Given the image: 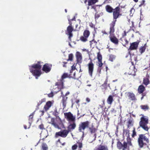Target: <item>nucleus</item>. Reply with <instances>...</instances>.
Masks as SVG:
<instances>
[{"label":"nucleus","mask_w":150,"mask_h":150,"mask_svg":"<svg viewBox=\"0 0 150 150\" xmlns=\"http://www.w3.org/2000/svg\"><path fill=\"white\" fill-rule=\"evenodd\" d=\"M34 114V112H32L29 116V127L28 128L30 127L31 125V124L33 120V115Z\"/></svg>","instance_id":"26"},{"label":"nucleus","mask_w":150,"mask_h":150,"mask_svg":"<svg viewBox=\"0 0 150 150\" xmlns=\"http://www.w3.org/2000/svg\"><path fill=\"white\" fill-rule=\"evenodd\" d=\"M71 69L70 70V73H75V72H73V70H74L75 69V67L74 66V65H73L71 66Z\"/></svg>","instance_id":"42"},{"label":"nucleus","mask_w":150,"mask_h":150,"mask_svg":"<svg viewBox=\"0 0 150 150\" xmlns=\"http://www.w3.org/2000/svg\"><path fill=\"white\" fill-rule=\"evenodd\" d=\"M123 134L127 137V142H124L123 144L118 142L117 143V147L119 149L122 150H129V146L132 145L131 140L130 137L129 130L128 129L123 130Z\"/></svg>","instance_id":"2"},{"label":"nucleus","mask_w":150,"mask_h":150,"mask_svg":"<svg viewBox=\"0 0 150 150\" xmlns=\"http://www.w3.org/2000/svg\"><path fill=\"white\" fill-rule=\"evenodd\" d=\"M132 132V138H134L135 136H137V133L135 127L133 128Z\"/></svg>","instance_id":"37"},{"label":"nucleus","mask_w":150,"mask_h":150,"mask_svg":"<svg viewBox=\"0 0 150 150\" xmlns=\"http://www.w3.org/2000/svg\"><path fill=\"white\" fill-rule=\"evenodd\" d=\"M131 23H132V25L131 26H130V28L131 29L132 28H133L134 27V22H133V21H131Z\"/></svg>","instance_id":"57"},{"label":"nucleus","mask_w":150,"mask_h":150,"mask_svg":"<svg viewBox=\"0 0 150 150\" xmlns=\"http://www.w3.org/2000/svg\"><path fill=\"white\" fill-rule=\"evenodd\" d=\"M89 132L91 134H94V139L93 141H95L96 139V132L97 130V129L95 127L93 126H92L91 127L89 128Z\"/></svg>","instance_id":"17"},{"label":"nucleus","mask_w":150,"mask_h":150,"mask_svg":"<svg viewBox=\"0 0 150 150\" xmlns=\"http://www.w3.org/2000/svg\"><path fill=\"white\" fill-rule=\"evenodd\" d=\"M30 72L35 77L36 79H37L38 77L40 76L42 74L41 69H30Z\"/></svg>","instance_id":"11"},{"label":"nucleus","mask_w":150,"mask_h":150,"mask_svg":"<svg viewBox=\"0 0 150 150\" xmlns=\"http://www.w3.org/2000/svg\"><path fill=\"white\" fill-rule=\"evenodd\" d=\"M88 6L87 7V9H89V6H91V9H93L94 10L96 9V7L98 5H94V4L98 2V0H88Z\"/></svg>","instance_id":"10"},{"label":"nucleus","mask_w":150,"mask_h":150,"mask_svg":"<svg viewBox=\"0 0 150 150\" xmlns=\"http://www.w3.org/2000/svg\"><path fill=\"white\" fill-rule=\"evenodd\" d=\"M46 98H43L38 103V106H39L40 105H41L43 103L45 102L46 101Z\"/></svg>","instance_id":"38"},{"label":"nucleus","mask_w":150,"mask_h":150,"mask_svg":"<svg viewBox=\"0 0 150 150\" xmlns=\"http://www.w3.org/2000/svg\"><path fill=\"white\" fill-rule=\"evenodd\" d=\"M149 78V75L148 74L146 75V77L143 79V83L146 86L148 85L150 83Z\"/></svg>","instance_id":"21"},{"label":"nucleus","mask_w":150,"mask_h":150,"mask_svg":"<svg viewBox=\"0 0 150 150\" xmlns=\"http://www.w3.org/2000/svg\"><path fill=\"white\" fill-rule=\"evenodd\" d=\"M108 82V77H107L106 78L104 82V83L103 84V85L105 86H106L107 84V83Z\"/></svg>","instance_id":"54"},{"label":"nucleus","mask_w":150,"mask_h":150,"mask_svg":"<svg viewBox=\"0 0 150 150\" xmlns=\"http://www.w3.org/2000/svg\"><path fill=\"white\" fill-rule=\"evenodd\" d=\"M102 56L100 52L97 53V59L98 62V67H101L103 65L102 62Z\"/></svg>","instance_id":"19"},{"label":"nucleus","mask_w":150,"mask_h":150,"mask_svg":"<svg viewBox=\"0 0 150 150\" xmlns=\"http://www.w3.org/2000/svg\"><path fill=\"white\" fill-rule=\"evenodd\" d=\"M43 62L40 61H38L37 64H34L30 67V69H41L42 67L41 64Z\"/></svg>","instance_id":"12"},{"label":"nucleus","mask_w":150,"mask_h":150,"mask_svg":"<svg viewBox=\"0 0 150 150\" xmlns=\"http://www.w3.org/2000/svg\"><path fill=\"white\" fill-rule=\"evenodd\" d=\"M142 117L140 118V120L139 122V127L137 129L142 128L144 130L146 131H148L149 128L148 127L147 124L149 123L148 118L146 116H144L143 115H141Z\"/></svg>","instance_id":"4"},{"label":"nucleus","mask_w":150,"mask_h":150,"mask_svg":"<svg viewBox=\"0 0 150 150\" xmlns=\"http://www.w3.org/2000/svg\"><path fill=\"white\" fill-rule=\"evenodd\" d=\"M100 16V15L99 14L96 13L95 14V19H98Z\"/></svg>","instance_id":"51"},{"label":"nucleus","mask_w":150,"mask_h":150,"mask_svg":"<svg viewBox=\"0 0 150 150\" xmlns=\"http://www.w3.org/2000/svg\"><path fill=\"white\" fill-rule=\"evenodd\" d=\"M54 94L52 92L50 93H49L48 95V96L49 97H52L53 96Z\"/></svg>","instance_id":"53"},{"label":"nucleus","mask_w":150,"mask_h":150,"mask_svg":"<svg viewBox=\"0 0 150 150\" xmlns=\"http://www.w3.org/2000/svg\"><path fill=\"white\" fill-rule=\"evenodd\" d=\"M52 125H53L56 128H57L58 129H60L61 128L55 122V119L54 118H52L51 119V122L50 123Z\"/></svg>","instance_id":"23"},{"label":"nucleus","mask_w":150,"mask_h":150,"mask_svg":"<svg viewBox=\"0 0 150 150\" xmlns=\"http://www.w3.org/2000/svg\"><path fill=\"white\" fill-rule=\"evenodd\" d=\"M52 103L51 101H47L44 107V109L46 111L49 110V108L51 106Z\"/></svg>","instance_id":"22"},{"label":"nucleus","mask_w":150,"mask_h":150,"mask_svg":"<svg viewBox=\"0 0 150 150\" xmlns=\"http://www.w3.org/2000/svg\"><path fill=\"white\" fill-rule=\"evenodd\" d=\"M77 143L78 144L79 147L81 149L82 147V143L81 142H77Z\"/></svg>","instance_id":"50"},{"label":"nucleus","mask_w":150,"mask_h":150,"mask_svg":"<svg viewBox=\"0 0 150 150\" xmlns=\"http://www.w3.org/2000/svg\"><path fill=\"white\" fill-rule=\"evenodd\" d=\"M76 57L77 63H81L82 62V56L80 52H76Z\"/></svg>","instance_id":"20"},{"label":"nucleus","mask_w":150,"mask_h":150,"mask_svg":"<svg viewBox=\"0 0 150 150\" xmlns=\"http://www.w3.org/2000/svg\"><path fill=\"white\" fill-rule=\"evenodd\" d=\"M87 65L89 74L91 77H92L94 71V64L93 63L91 60V62L88 63Z\"/></svg>","instance_id":"9"},{"label":"nucleus","mask_w":150,"mask_h":150,"mask_svg":"<svg viewBox=\"0 0 150 150\" xmlns=\"http://www.w3.org/2000/svg\"><path fill=\"white\" fill-rule=\"evenodd\" d=\"M134 125V121L133 120L129 119L127 122V128H129L130 127Z\"/></svg>","instance_id":"32"},{"label":"nucleus","mask_w":150,"mask_h":150,"mask_svg":"<svg viewBox=\"0 0 150 150\" xmlns=\"http://www.w3.org/2000/svg\"><path fill=\"white\" fill-rule=\"evenodd\" d=\"M89 25V26L91 28H94V29H95V26L92 23H90Z\"/></svg>","instance_id":"52"},{"label":"nucleus","mask_w":150,"mask_h":150,"mask_svg":"<svg viewBox=\"0 0 150 150\" xmlns=\"http://www.w3.org/2000/svg\"><path fill=\"white\" fill-rule=\"evenodd\" d=\"M73 58V55L72 54H70L69 55L68 59H67V61H72Z\"/></svg>","instance_id":"39"},{"label":"nucleus","mask_w":150,"mask_h":150,"mask_svg":"<svg viewBox=\"0 0 150 150\" xmlns=\"http://www.w3.org/2000/svg\"><path fill=\"white\" fill-rule=\"evenodd\" d=\"M113 101V96L111 95H109L107 100L108 103L111 105Z\"/></svg>","instance_id":"28"},{"label":"nucleus","mask_w":150,"mask_h":150,"mask_svg":"<svg viewBox=\"0 0 150 150\" xmlns=\"http://www.w3.org/2000/svg\"><path fill=\"white\" fill-rule=\"evenodd\" d=\"M38 127L42 130L45 129L44 128V125L42 124L38 126Z\"/></svg>","instance_id":"44"},{"label":"nucleus","mask_w":150,"mask_h":150,"mask_svg":"<svg viewBox=\"0 0 150 150\" xmlns=\"http://www.w3.org/2000/svg\"><path fill=\"white\" fill-rule=\"evenodd\" d=\"M68 21H69V26H72V23L71 22V21L69 19H68Z\"/></svg>","instance_id":"58"},{"label":"nucleus","mask_w":150,"mask_h":150,"mask_svg":"<svg viewBox=\"0 0 150 150\" xmlns=\"http://www.w3.org/2000/svg\"><path fill=\"white\" fill-rule=\"evenodd\" d=\"M89 124L90 122L88 121L81 122L79 125L78 131L79 132H82L83 134L84 130L89 127Z\"/></svg>","instance_id":"7"},{"label":"nucleus","mask_w":150,"mask_h":150,"mask_svg":"<svg viewBox=\"0 0 150 150\" xmlns=\"http://www.w3.org/2000/svg\"><path fill=\"white\" fill-rule=\"evenodd\" d=\"M129 75H132L135 76V73L134 69L133 70L132 72L130 71L129 73Z\"/></svg>","instance_id":"43"},{"label":"nucleus","mask_w":150,"mask_h":150,"mask_svg":"<svg viewBox=\"0 0 150 150\" xmlns=\"http://www.w3.org/2000/svg\"><path fill=\"white\" fill-rule=\"evenodd\" d=\"M127 35V33L125 30L124 31V33L122 34V37L123 38L126 36Z\"/></svg>","instance_id":"55"},{"label":"nucleus","mask_w":150,"mask_h":150,"mask_svg":"<svg viewBox=\"0 0 150 150\" xmlns=\"http://www.w3.org/2000/svg\"><path fill=\"white\" fill-rule=\"evenodd\" d=\"M57 113H58L57 112L56 110V111H54V115L56 116V115H57Z\"/></svg>","instance_id":"61"},{"label":"nucleus","mask_w":150,"mask_h":150,"mask_svg":"<svg viewBox=\"0 0 150 150\" xmlns=\"http://www.w3.org/2000/svg\"><path fill=\"white\" fill-rule=\"evenodd\" d=\"M146 48V44H145L143 46L141 47L139 49V52L141 54L144 52Z\"/></svg>","instance_id":"31"},{"label":"nucleus","mask_w":150,"mask_h":150,"mask_svg":"<svg viewBox=\"0 0 150 150\" xmlns=\"http://www.w3.org/2000/svg\"><path fill=\"white\" fill-rule=\"evenodd\" d=\"M145 90V88L142 85H140L138 88V92L139 93L141 94L143 93Z\"/></svg>","instance_id":"24"},{"label":"nucleus","mask_w":150,"mask_h":150,"mask_svg":"<svg viewBox=\"0 0 150 150\" xmlns=\"http://www.w3.org/2000/svg\"><path fill=\"white\" fill-rule=\"evenodd\" d=\"M64 81H63L61 79L58 80L57 82L55 83V86H57V88L60 90L64 88Z\"/></svg>","instance_id":"16"},{"label":"nucleus","mask_w":150,"mask_h":150,"mask_svg":"<svg viewBox=\"0 0 150 150\" xmlns=\"http://www.w3.org/2000/svg\"><path fill=\"white\" fill-rule=\"evenodd\" d=\"M94 36L95 35H94L93 39L92 40L90 41V44L91 45L93 44V43H95V44H96V43H97V42L96 41V40H95L94 39Z\"/></svg>","instance_id":"41"},{"label":"nucleus","mask_w":150,"mask_h":150,"mask_svg":"<svg viewBox=\"0 0 150 150\" xmlns=\"http://www.w3.org/2000/svg\"><path fill=\"white\" fill-rule=\"evenodd\" d=\"M145 2V0H143L142 1L140 2V4L139 5V7H141L143 6Z\"/></svg>","instance_id":"46"},{"label":"nucleus","mask_w":150,"mask_h":150,"mask_svg":"<svg viewBox=\"0 0 150 150\" xmlns=\"http://www.w3.org/2000/svg\"><path fill=\"white\" fill-rule=\"evenodd\" d=\"M126 95L128 97L129 100L132 101H136L137 100L135 95L132 92H127L126 93Z\"/></svg>","instance_id":"14"},{"label":"nucleus","mask_w":150,"mask_h":150,"mask_svg":"<svg viewBox=\"0 0 150 150\" xmlns=\"http://www.w3.org/2000/svg\"><path fill=\"white\" fill-rule=\"evenodd\" d=\"M57 143L59 142L60 144H62V142L60 141V139H59L56 142Z\"/></svg>","instance_id":"64"},{"label":"nucleus","mask_w":150,"mask_h":150,"mask_svg":"<svg viewBox=\"0 0 150 150\" xmlns=\"http://www.w3.org/2000/svg\"><path fill=\"white\" fill-rule=\"evenodd\" d=\"M52 65L48 63H46L43 65L42 70L46 73L49 72L51 70Z\"/></svg>","instance_id":"13"},{"label":"nucleus","mask_w":150,"mask_h":150,"mask_svg":"<svg viewBox=\"0 0 150 150\" xmlns=\"http://www.w3.org/2000/svg\"><path fill=\"white\" fill-rule=\"evenodd\" d=\"M139 42H135L130 43V46L128 49V50H136L137 49L139 45Z\"/></svg>","instance_id":"18"},{"label":"nucleus","mask_w":150,"mask_h":150,"mask_svg":"<svg viewBox=\"0 0 150 150\" xmlns=\"http://www.w3.org/2000/svg\"><path fill=\"white\" fill-rule=\"evenodd\" d=\"M64 115L65 118L67 119V120L69 122H71L72 123H70L68 125L67 127L68 130H64L56 132L54 135V137L55 138H57L59 137L63 138L66 137L69 133V132L74 129L76 127L75 123V116H73L70 112L65 113Z\"/></svg>","instance_id":"1"},{"label":"nucleus","mask_w":150,"mask_h":150,"mask_svg":"<svg viewBox=\"0 0 150 150\" xmlns=\"http://www.w3.org/2000/svg\"><path fill=\"white\" fill-rule=\"evenodd\" d=\"M63 63L64 64H63V67H66V65H65V64H66L67 63V62H63Z\"/></svg>","instance_id":"60"},{"label":"nucleus","mask_w":150,"mask_h":150,"mask_svg":"<svg viewBox=\"0 0 150 150\" xmlns=\"http://www.w3.org/2000/svg\"><path fill=\"white\" fill-rule=\"evenodd\" d=\"M46 138H44V137H41V138H40V139L39 140V142H38V143H39L40 142L41 140H42L43 141H44L45 140V139Z\"/></svg>","instance_id":"56"},{"label":"nucleus","mask_w":150,"mask_h":150,"mask_svg":"<svg viewBox=\"0 0 150 150\" xmlns=\"http://www.w3.org/2000/svg\"><path fill=\"white\" fill-rule=\"evenodd\" d=\"M78 146L76 144H74L72 146V149L73 150L76 149L77 148Z\"/></svg>","instance_id":"49"},{"label":"nucleus","mask_w":150,"mask_h":150,"mask_svg":"<svg viewBox=\"0 0 150 150\" xmlns=\"http://www.w3.org/2000/svg\"><path fill=\"white\" fill-rule=\"evenodd\" d=\"M108 111V109L106 107H105V108L103 109V110L102 112V114L104 115H106V112Z\"/></svg>","instance_id":"36"},{"label":"nucleus","mask_w":150,"mask_h":150,"mask_svg":"<svg viewBox=\"0 0 150 150\" xmlns=\"http://www.w3.org/2000/svg\"><path fill=\"white\" fill-rule=\"evenodd\" d=\"M114 27V25L110 26L109 38L111 42L115 45H117L118 44L119 40L114 33L115 31Z\"/></svg>","instance_id":"6"},{"label":"nucleus","mask_w":150,"mask_h":150,"mask_svg":"<svg viewBox=\"0 0 150 150\" xmlns=\"http://www.w3.org/2000/svg\"><path fill=\"white\" fill-rule=\"evenodd\" d=\"M86 100L88 103H89L90 101V99L89 98H86Z\"/></svg>","instance_id":"59"},{"label":"nucleus","mask_w":150,"mask_h":150,"mask_svg":"<svg viewBox=\"0 0 150 150\" xmlns=\"http://www.w3.org/2000/svg\"><path fill=\"white\" fill-rule=\"evenodd\" d=\"M79 102H80L79 100H78V99H76L75 101V102L77 104H78L79 103Z\"/></svg>","instance_id":"62"},{"label":"nucleus","mask_w":150,"mask_h":150,"mask_svg":"<svg viewBox=\"0 0 150 150\" xmlns=\"http://www.w3.org/2000/svg\"><path fill=\"white\" fill-rule=\"evenodd\" d=\"M48 136V134L47 132H43L42 131L40 134V137L41 138V137H44L46 138Z\"/></svg>","instance_id":"30"},{"label":"nucleus","mask_w":150,"mask_h":150,"mask_svg":"<svg viewBox=\"0 0 150 150\" xmlns=\"http://www.w3.org/2000/svg\"><path fill=\"white\" fill-rule=\"evenodd\" d=\"M96 150H108V149L106 146L100 145Z\"/></svg>","instance_id":"34"},{"label":"nucleus","mask_w":150,"mask_h":150,"mask_svg":"<svg viewBox=\"0 0 150 150\" xmlns=\"http://www.w3.org/2000/svg\"><path fill=\"white\" fill-rule=\"evenodd\" d=\"M115 56L114 55L110 54L109 56V59L110 61L112 62L115 59Z\"/></svg>","instance_id":"40"},{"label":"nucleus","mask_w":150,"mask_h":150,"mask_svg":"<svg viewBox=\"0 0 150 150\" xmlns=\"http://www.w3.org/2000/svg\"><path fill=\"white\" fill-rule=\"evenodd\" d=\"M140 108L142 110L144 111L148 110L149 109V106L147 105H141L140 106Z\"/></svg>","instance_id":"29"},{"label":"nucleus","mask_w":150,"mask_h":150,"mask_svg":"<svg viewBox=\"0 0 150 150\" xmlns=\"http://www.w3.org/2000/svg\"><path fill=\"white\" fill-rule=\"evenodd\" d=\"M90 35V31L88 30H85L83 33V36H81L80 40L82 42H85L88 41V38Z\"/></svg>","instance_id":"8"},{"label":"nucleus","mask_w":150,"mask_h":150,"mask_svg":"<svg viewBox=\"0 0 150 150\" xmlns=\"http://www.w3.org/2000/svg\"><path fill=\"white\" fill-rule=\"evenodd\" d=\"M105 8L106 11L109 13H112L114 9L109 5H106L105 6Z\"/></svg>","instance_id":"27"},{"label":"nucleus","mask_w":150,"mask_h":150,"mask_svg":"<svg viewBox=\"0 0 150 150\" xmlns=\"http://www.w3.org/2000/svg\"><path fill=\"white\" fill-rule=\"evenodd\" d=\"M67 30L68 33H72L74 30V29L72 26H69L67 27Z\"/></svg>","instance_id":"35"},{"label":"nucleus","mask_w":150,"mask_h":150,"mask_svg":"<svg viewBox=\"0 0 150 150\" xmlns=\"http://www.w3.org/2000/svg\"><path fill=\"white\" fill-rule=\"evenodd\" d=\"M137 142L139 148L141 149L147 146L149 143V140L145 134H141L139 135Z\"/></svg>","instance_id":"3"},{"label":"nucleus","mask_w":150,"mask_h":150,"mask_svg":"<svg viewBox=\"0 0 150 150\" xmlns=\"http://www.w3.org/2000/svg\"><path fill=\"white\" fill-rule=\"evenodd\" d=\"M142 97L141 98V100H142L144 96H145L146 95V92L142 93Z\"/></svg>","instance_id":"47"},{"label":"nucleus","mask_w":150,"mask_h":150,"mask_svg":"<svg viewBox=\"0 0 150 150\" xmlns=\"http://www.w3.org/2000/svg\"><path fill=\"white\" fill-rule=\"evenodd\" d=\"M41 149L42 150H48V147L45 143H43L41 145Z\"/></svg>","instance_id":"33"},{"label":"nucleus","mask_w":150,"mask_h":150,"mask_svg":"<svg viewBox=\"0 0 150 150\" xmlns=\"http://www.w3.org/2000/svg\"><path fill=\"white\" fill-rule=\"evenodd\" d=\"M62 103L63 106V108H64L66 106V101L68 98L65 96H64V95H62Z\"/></svg>","instance_id":"25"},{"label":"nucleus","mask_w":150,"mask_h":150,"mask_svg":"<svg viewBox=\"0 0 150 150\" xmlns=\"http://www.w3.org/2000/svg\"><path fill=\"white\" fill-rule=\"evenodd\" d=\"M124 40L125 41V42L124 44H122V45L126 47V45L128 44L129 43V42L126 38Z\"/></svg>","instance_id":"48"},{"label":"nucleus","mask_w":150,"mask_h":150,"mask_svg":"<svg viewBox=\"0 0 150 150\" xmlns=\"http://www.w3.org/2000/svg\"><path fill=\"white\" fill-rule=\"evenodd\" d=\"M102 102H103V103L102 104V105H103L104 106H105V100H102Z\"/></svg>","instance_id":"63"},{"label":"nucleus","mask_w":150,"mask_h":150,"mask_svg":"<svg viewBox=\"0 0 150 150\" xmlns=\"http://www.w3.org/2000/svg\"><path fill=\"white\" fill-rule=\"evenodd\" d=\"M121 6L119 5L113 9V17L114 20L110 24V26L114 25L115 26V23L117 21L116 19L119 16H122V14L120 13Z\"/></svg>","instance_id":"5"},{"label":"nucleus","mask_w":150,"mask_h":150,"mask_svg":"<svg viewBox=\"0 0 150 150\" xmlns=\"http://www.w3.org/2000/svg\"><path fill=\"white\" fill-rule=\"evenodd\" d=\"M75 73H73V74H68L67 73H64L61 76V79L63 81H64V79L67 78H75Z\"/></svg>","instance_id":"15"},{"label":"nucleus","mask_w":150,"mask_h":150,"mask_svg":"<svg viewBox=\"0 0 150 150\" xmlns=\"http://www.w3.org/2000/svg\"><path fill=\"white\" fill-rule=\"evenodd\" d=\"M68 35H69L68 38L70 40H71V38L73 36V34L71 33H68Z\"/></svg>","instance_id":"45"}]
</instances>
